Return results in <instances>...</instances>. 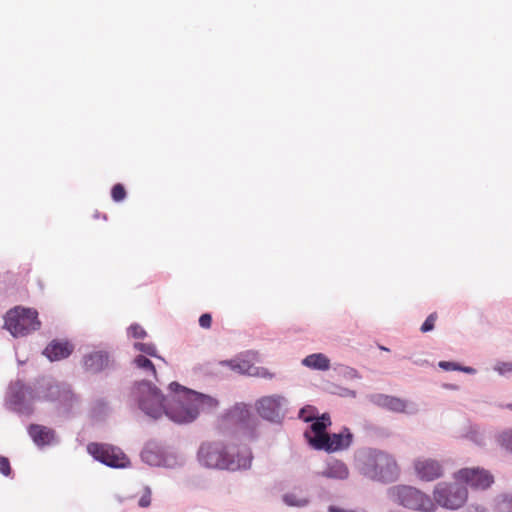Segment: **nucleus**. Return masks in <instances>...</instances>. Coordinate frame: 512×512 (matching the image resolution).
<instances>
[{
    "instance_id": "obj_1",
    "label": "nucleus",
    "mask_w": 512,
    "mask_h": 512,
    "mask_svg": "<svg viewBox=\"0 0 512 512\" xmlns=\"http://www.w3.org/2000/svg\"><path fill=\"white\" fill-rule=\"evenodd\" d=\"M197 458L206 468L237 471L249 469L253 455L246 445H236L231 439H225L203 442Z\"/></svg>"
},
{
    "instance_id": "obj_2",
    "label": "nucleus",
    "mask_w": 512,
    "mask_h": 512,
    "mask_svg": "<svg viewBox=\"0 0 512 512\" xmlns=\"http://www.w3.org/2000/svg\"><path fill=\"white\" fill-rule=\"evenodd\" d=\"M355 468L363 477L381 484L396 482L400 468L395 457L377 448H363L355 454Z\"/></svg>"
},
{
    "instance_id": "obj_3",
    "label": "nucleus",
    "mask_w": 512,
    "mask_h": 512,
    "mask_svg": "<svg viewBox=\"0 0 512 512\" xmlns=\"http://www.w3.org/2000/svg\"><path fill=\"white\" fill-rule=\"evenodd\" d=\"M259 424V420L251 413L248 405L236 403L221 416L218 429L224 437L232 441L240 435L255 439Z\"/></svg>"
},
{
    "instance_id": "obj_4",
    "label": "nucleus",
    "mask_w": 512,
    "mask_h": 512,
    "mask_svg": "<svg viewBox=\"0 0 512 512\" xmlns=\"http://www.w3.org/2000/svg\"><path fill=\"white\" fill-rule=\"evenodd\" d=\"M170 399L164 407V414L177 424H189L197 419V409L193 406L191 399H186L190 389L180 385L178 382L169 384Z\"/></svg>"
},
{
    "instance_id": "obj_5",
    "label": "nucleus",
    "mask_w": 512,
    "mask_h": 512,
    "mask_svg": "<svg viewBox=\"0 0 512 512\" xmlns=\"http://www.w3.org/2000/svg\"><path fill=\"white\" fill-rule=\"evenodd\" d=\"M170 399L164 407V414L177 424H189L197 419V409L193 406L191 399H186L190 389L180 385L178 382L169 384Z\"/></svg>"
},
{
    "instance_id": "obj_6",
    "label": "nucleus",
    "mask_w": 512,
    "mask_h": 512,
    "mask_svg": "<svg viewBox=\"0 0 512 512\" xmlns=\"http://www.w3.org/2000/svg\"><path fill=\"white\" fill-rule=\"evenodd\" d=\"M131 399L145 415L153 419H159L164 414L165 396L158 387L147 380L134 384Z\"/></svg>"
},
{
    "instance_id": "obj_7",
    "label": "nucleus",
    "mask_w": 512,
    "mask_h": 512,
    "mask_svg": "<svg viewBox=\"0 0 512 512\" xmlns=\"http://www.w3.org/2000/svg\"><path fill=\"white\" fill-rule=\"evenodd\" d=\"M387 496L393 503L412 511H436V505L432 498L428 494L413 486H391L387 490Z\"/></svg>"
},
{
    "instance_id": "obj_8",
    "label": "nucleus",
    "mask_w": 512,
    "mask_h": 512,
    "mask_svg": "<svg viewBox=\"0 0 512 512\" xmlns=\"http://www.w3.org/2000/svg\"><path fill=\"white\" fill-rule=\"evenodd\" d=\"M40 326L38 312L33 308L17 306L5 315L4 327L13 337H24L38 330Z\"/></svg>"
},
{
    "instance_id": "obj_9",
    "label": "nucleus",
    "mask_w": 512,
    "mask_h": 512,
    "mask_svg": "<svg viewBox=\"0 0 512 512\" xmlns=\"http://www.w3.org/2000/svg\"><path fill=\"white\" fill-rule=\"evenodd\" d=\"M468 499L467 487L459 480L455 482H439L433 489L435 505L447 510H458L463 507Z\"/></svg>"
},
{
    "instance_id": "obj_10",
    "label": "nucleus",
    "mask_w": 512,
    "mask_h": 512,
    "mask_svg": "<svg viewBox=\"0 0 512 512\" xmlns=\"http://www.w3.org/2000/svg\"><path fill=\"white\" fill-rule=\"evenodd\" d=\"M35 400H38L35 386L31 387L21 381H16L9 386L6 395V406L19 415L29 416L33 413V402Z\"/></svg>"
},
{
    "instance_id": "obj_11",
    "label": "nucleus",
    "mask_w": 512,
    "mask_h": 512,
    "mask_svg": "<svg viewBox=\"0 0 512 512\" xmlns=\"http://www.w3.org/2000/svg\"><path fill=\"white\" fill-rule=\"evenodd\" d=\"M87 452L96 461L113 469H124L131 464L128 456L119 447L110 444L89 443Z\"/></svg>"
},
{
    "instance_id": "obj_12",
    "label": "nucleus",
    "mask_w": 512,
    "mask_h": 512,
    "mask_svg": "<svg viewBox=\"0 0 512 512\" xmlns=\"http://www.w3.org/2000/svg\"><path fill=\"white\" fill-rule=\"evenodd\" d=\"M35 390L38 400L57 401L62 405L71 406L75 399L68 385L60 384L50 378L37 381Z\"/></svg>"
},
{
    "instance_id": "obj_13",
    "label": "nucleus",
    "mask_w": 512,
    "mask_h": 512,
    "mask_svg": "<svg viewBox=\"0 0 512 512\" xmlns=\"http://www.w3.org/2000/svg\"><path fill=\"white\" fill-rule=\"evenodd\" d=\"M288 401L284 396L274 394L264 396L255 403L258 415L273 424H281L285 418Z\"/></svg>"
},
{
    "instance_id": "obj_14",
    "label": "nucleus",
    "mask_w": 512,
    "mask_h": 512,
    "mask_svg": "<svg viewBox=\"0 0 512 512\" xmlns=\"http://www.w3.org/2000/svg\"><path fill=\"white\" fill-rule=\"evenodd\" d=\"M353 435L348 428H344L340 433H333L318 439H310L309 444L317 450H325L328 452L343 450L348 448L352 443Z\"/></svg>"
},
{
    "instance_id": "obj_15",
    "label": "nucleus",
    "mask_w": 512,
    "mask_h": 512,
    "mask_svg": "<svg viewBox=\"0 0 512 512\" xmlns=\"http://www.w3.org/2000/svg\"><path fill=\"white\" fill-rule=\"evenodd\" d=\"M372 404L396 413L414 414L417 412L416 405L396 396L383 393H373L367 396Z\"/></svg>"
},
{
    "instance_id": "obj_16",
    "label": "nucleus",
    "mask_w": 512,
    "mask_h": 512,
    "mask_svg": "<svg viewBox=\"0 0 512 512\" xmlns=\"http://www.w3.org/2000/svg\"><path fill=\"white\" fill-rule=\"evenodd\" d=\"M142 460L151 466H165L173 468L183 464V459L173 455H166L164 450L156 443H148L141 452Z\"/></svg>"
},
{
    "instance_id": "obj_17",
    "label": "nucleus",
    "mask_w": 512,
    "mask_h": 512,
    "mask_svg": "<svg viewBox=\"0 0 512 512\" xmlns=\"http://www.w3.org/2000/svg\"><path fill=\"white\" fill-rule=\"evenodd\" d=\"M82 366L86 372L99 374L114 368V359L106 350H93L83 355Z\"/></svg>"
},
{
    "instance_id": "obj_18",
    "label": "nucleus",
    "mask_w": 512,
    "mask_h": 512,
    "mask_svg": "<svg viewBox=\"0 0 512 512\" xmlns=\"http://www.w3.org/2000/svg\"><path fill=\"white\" fill-rule=\"evenodd\" d=\"M455 479L471 488L485 490L491 486L493 476L483 468H463L455 473Z\"/></svg>"
},
{
    "instance_id": "obj_19",
    "label": "nucleus",
    "mask_w": 512,
    "mask_h": 512,
    "mask_svg": "<svg viewBox=\"0 0 512 512\" xmlns=\"http://www.w3.org/2000/svg\"><path fill=\"white\" fill-rule=\"evenodd\" d=\"M415 472L423 481H434L443 476V465L439 460L421 457L414 462Z\"/></svg>"
},
{
    "instance_id": "obj_20",
    "label": "nucleus",
    "mask_w": 512,
    "mask_h": 512,
    "mask_svg": "<svg viewBox=\"0 0 512 512\" xmlns=\"http://www.w3.org/2000/svg\"><path fill=\"white\" fill-rule=\"evenodd\" d=\"M28 434L38 447L53 446L59 443L55 431L46 426L31 424L28 427Z\"/></svg>"
},
{
    "instance_id": "obj_21",
    "label": "nucleus",
    "mask_w": 512,
    "mask_h": 512,
    "mask_svg": "<svg viewBox=\"0 0 512 512\" xmlns=\"http://www.w3.org/2000/svg\"><path fill=\"white\" fill-rule=\"evenodd\" d=\"M319 475L327 479L343 481L349 478L350 470L343 461L329 458Z\"/></svg>"
},
{
    "instance_id": "obj_22",
    "label": "nucleus",
    "mask_w": 512,
    "mask_h": 512,
    "mask_svg": "<svg viewBox=\"0 0 512 512\" xmlns=\"http://www.w3.org/2000/svg\"><path fill=\"white\" fill-rule=\"evenodd\" d=\"M186 399H191L194 402L193 406L197 409V417L199 416L200 412L213 411L219 405V401L216 398L207 394L196 392L191 389L190 392L186 394Z\"/></svg>"
},
{
    "instance_id": "obj_23",
    "label": "nucleus",
    "mask_w": 512,
    "mask_h": 512,
    "mask_svg": "<svg viewBox=\"0 0 512 512\" xmlns=\"http://www.w3.org/2000/svg\"><path fill=\"white\" fill-rule=\"evenodd\" d=\"M220 367L228 368L230 371L241 375L253 376L255 374V366L250 361L242 358L223 360L214 364V369Z\"/></svg>"
},
{
    "instance_id": "obj_24",
    "label": "nucleus",
    "mask_w": 512,
    "mask_h": 512,
    "mask_svg": "<svg viewBox=\"0 0 512 512\" xmlns=\"http://www.w3.org/2000/svg\"><path fill=\"white\" fill-rule=\"evenodd\" d=\"M73 347L68 342L52 341L43 351L50 361H59L70 356Z\"/></svg>"
},
{
    "instance_id": "obj_25",
    "label": "nucleus",
    "mask_w": 512,
    "mask_h": 512,
    "mask_svg": "<svg viewBox=\"0 0 512 512\" xmlns=\"http://www.w3.org/2000/svg\"><path fill=\"white\" fill-rule=\"evenodd\" d=\"M301 363L312 370L327 371L330 369V359L323 353L310 354L302 359Z\"/></svg>"
},
{
    "instance_id": "obj_26",
    "label": "nucleus",
    "mask_w": 512,
    "mask_h": 512,
    "mask_svg": "<svg viewBox=\"0 0 512 512\" xmlns=\"http://www.w3.org/2000/svg\"><path fill=\"white\" fill-rule=\"evenodd\" d=\"M331 425L330 416L327 413L322 414L320 417H316L310 426L311 431L314 433V437H311L308 432H305V437L309 441L310 439H318V437H325L326 428Z\"/></svg>"
},
{
    "instance_id": "obj_27",
    "label": "nucleus",
    "mask_w": 512,
    "mask_h": 512,
    "mask_svg": "<svg viewBox=\"0 0 512 512\" xmlns=\"http://www.w3.org/2000/svg\"><path fill=\"white\" fill-rule=\"evenodd\" d=\"M283 502L287 506L301 508L306 507L310 503V500L306 496L300 495L295 492H289L283 495Z\"/></svg>"
},
{
    "instance_id": "obj_28",
    "label": "nucleus",
    "mask_w": 512,
    "mask_h": 512,
    "mask_svg": "<svg viewBox=\"0 0 512 512\" xmlns=\"http://www.w3.org/2000/svg\"><path fill=\"white\" fill-rule=\"evenodd\" d=\"M333 370L337 373L338 376H341L347 380L361 378V375L355 368L344 365V364H335L333 366Z\"/></svg>"
},
{
    "instance_id": "obj_29",
    "label": "nucleus",
    "mask_w": 512,
    "mask_h": 512,
    "mask_svg": "<svg viewBox=\"0 0 512 512\" xmlns=\"http://www.w3.org/2000/svg\"><path fill=\"white\" fill-rule=\"evenodd\" d=\"M133 362L137 368L150 372L153 376L156 377L155 366L147 357L138 355Z\"/></svg>"
},
{
    "instance_id": "obj_30",
    "label": "nucleus",
    "mask_w": 512,
    "mask_h": 512,
    "mask_svg": "<svg viewBox=\"0 0 512 512\" xmlns=\"http://www.w3.org/2000/svg\"><path fill=\"white\" fill-rule=\"evenodd\" d=\"M134 349L137 351H140L148 356L162 359L160 356L157 355V349L153 343L136 342V343H134Z\"/></svg>"
},
{
    "instance_id": "obj_31",
    "label": "nucleus",
    "mask_w": 512,
    "mask_h": 512,
    "mask_svg": "<svg viewBox=\"0 0 512 512\" xmlns=\"http://www.w3.org/2000/svg\"><path fill=\"white\" fill-rule=\"evenodd\" d=\"M497 441L502 448L512 452V429L500 433L497 437Z\"/></svg>"
},
{
    "instance_id": "obj_32",
    "label": "nucleus",
    "mask_w": 512,
    "mask_h": 512,
    "mask_svg": "<svg viewBox=\"0 0 512 512\" xmlns=\"http://www.w3.org/2000/svg\"><path fill=\"white\" fill-rule=\"evenodd\" d=\"M109 407L108 403L104 399H97L94 401L92 406V413L96 417H102L106 415L108 412Z\"/></svg>"
},
{
    "instance_id": "obj_33",
    "label": "nucleus",
    "mask_w": 512,
    "mask_h": 512,
    "mask_svg": "<svg viewBox=\"0 0 512 512\" xmlns=\"http://www.w3.org/2000/svg\"><path fill=\"white\" fill-rule=\"evenodd\" d=\"M493 370L499 376H506L509 373H512V362L511 361H498L493 366Z\"/></svg>"
},
{
    "instance_id": "obj_34",
    "label": "nucleus",
    "mask_w": 512,
    "mask_h": 512,
    "mask_svg": "<svg viewBox=\"0 0 512 512\" xmlns=\"http://www.w3.org/2000/svg\"><path fill=\"white\" fill-rule=\"evenodd\" d=\"M317 417V412L315 407L306 406L300 409L299 418L304 422H312Z\"/></svg>"
},
{
    "instance_id": "obj_35",
    "label": "nucleus",
    "mask_w": 512,
    "mask_h": 512,
    "mask_svg": "<svg viewBox=\"0 0 512 512\" xmlns=\"http://www.w3.org/2000/svg\"><path fill=\"white\" fill-rule=\"evenodd\" d=\"M498 512H512V493L505 494L498 502Z\"/></svg>"
},
{
    "instance_id": "obj_36",
    "label": "nucleus",
    "mask_w": 512,
    "mask_h": 512,
    "mask_svg": "<svg viewBox=\"0 0 512 512\" xmlns=\"http://www.w3.org/2000/svg\"><path fill=\"white\" fill-rule=\"evenodd\" d=\"M111 196L115 202L123 201L126 197V191L124 186L122 184L114 185L111 191Z\"/></svg>"
},
{
    "instance_id": "obj_37",
    "label": "nucleus",
    "mask_w": 512,
    "mask_h": 512,
    "mask_svg": "<svg viewBox=\"0 0 512 512\" xmlns=\"http://www.w3.org/2000/svg\"><path fill=\"white\" fill-rule=\"evenodd\" d=\"M127 333L133 338L143 339L146 337V331L139 324H132L128 327Z\"/></svg>"
},
{
    "instance_id": "obj_38",
    "label": "nucleus",
    "mask_w": 512,
    "mask_h": 512,
    "mask_svg": "<svg viewBox=\"0 0 512 512\" xmlns=\"http://www.w3.org/2000/svg\"><path fill=\"white\" fill-rule=\"evenodd\" d=\"M151 489L149 486H144L143 487V493L138 501V505L139 507L141 508H147L150 506L151 504Z\"/></svg>"
},
{
    "instance_id": "obj_39",
    "label": "nucleus",
    "mask_w": 512,
    "mask_h": 512,
    "mask_svg": "<svg viewBox=\"0 0 512 512\" xmlns=\"http://www.w3.org/2000/svg\"><path fill=\"white\" fill-rule=\"evenodd\" d=\"M0 474L4 477H12V468L7 457L0 455Z\"/></svg>"
},
{
    "instance_id": "obj_40",
    "label": "nucleus",
    "mask_w": 512,
    "mask_h": 512,
    "mask_svg": "<svg viewBox=\"0 0 512 512\" xmlns=\"http://www.w3.org/2000/svg\"><path fill=\"white\" fill-rule=\"evenodd\" d=\"M436 319H437V314L431 313L426 318V320L423 322V324L421 325V328H420L421 332L427 333V332L432 331L434 329Z\"/></svg>"
},
{
    "instance_id": "obj_41",
    "label": "nucleus",
    "mask_w": 512,
    "mask_h": 512,
    "mask_svg": "<svg viewBox=\"0 0 512 512\" xmlns=\"http://www.w3.org/2000/svg\"><path fill=\"white\" fill-rule=\"evenodd\" d=\"M438 367L444 371H459L460 364L452 361H440Z\"/></svg>"
},
{
    "instance_id": "obj_42",
    "label": "nucleus",
    "mask_w": 512,
    "mask_h": 512,
    "mask_svg": "<svg viewBox=\"0 0 512 512\" xmlns=\"http://www.w3.org/2000/svg\"><path fill=\"white\" fill-rule=\"evenodd\" d=\"M211 323H212V317L210 314L208 313H204L200 316L199 318V325L202 327V328H205V329H208L211 327Z\"/></svg>"
},
{
    "instance_id": "obj_43",
    "label": "nucleus",
    "mask_w": 512,
    "mask_h": 512,
    "mask_svg": "<svg viewBox=\"0 0 512 512\" xmlns=\"http://www.w3.org/2000/svg\"><path fill=\"white\" fill-rule=\"evenodd\" d=\"M253 376H259L266 379L273 378V374L263 367H255V374Z\"/></svg>"
},
{
    "instance_id": "obj_44",
    "label": "nucleus",
    "mask_w": 512,
    "mask_h": 512,
    "mask_svg": "<svg viewBox=\"0 0 512 512\" xmlns=\"http://www.w3.org/2000/svg\"><path fill=\"white\" fill-rule=\"evenodd\" d=\"M338 395L341 396V397H351V398H355L357 393L355 390H351L349 388H344V387H340L339 388V392H338Z\"/></svg>"
},
{
    "instance_id": "obj_45",
    "label": "nucleus",
    "mask_w": 512,
    "mask_h": 512,
    "mask_svg": "<svg viewBox=\"0 0 512 512\" xmlns=\"http://www.w3.org/2000/svg\"><path fill=\"white\" fill-rule=\"evenodd\" d=\"M460 372H463V373H466V374H469V375H474L477 373V370L471 366H462L460 365V369H459Z\"/></svg>"
},
{
    "instance_id": "obj_46",
    "label": "nucleus",
    "mask_w": 512,
    "mask_h": 512,
    "mask_svg": "<svg viewBox=\"0 0 512 512\" xmlns=\"http://www.w3.org/2000/svg\"><path fill=\"white\" fill-rule=\"evenodd\" d=\"M327 510L328 512H356L355 510L344 509L336 505H329Z\"/></svg>"
},
{
    "instance_id": "obj_47",
    "label": "nucleus",
    "mask_w": 512,
    "mask_h": 512,
    "mask_svg": "<svg viewBox=\"0 0 512 512\" xmlns=\"http://www.w3.org/2000/svg\"><path fill=\"white\" fill-rule=\"evenodd\" d=\"M467 512H485V510L480 506L471 505L468 507Z\"/></svg>"
},
{
    "instance_id": "obj_48",
    "label": "nucleus",
    "mask_w": 512,
    "mask_h": 512,
    "mask_svg": "<svg viewBox=\"0 0 512 512\" xmlns=\"http://www.w3.org/2000/svg\"><path fill=\"white\" fill-rule=\"evenodd\" d=\"M413 363L418 366H425L428 364V361L424 360V359H418V360H414Z\"/></svg>"
},
{
    "instance_id": "obj_49",
    "label": "nucleus",
    "mask_w": 512,
    "mask_h": 512,
    "mask_svg": "<svg viewBox=\"0 0 512 512\" xmlns=\"http://www.w3.org/2000/svg\"><path fill=\"white\" fill-rule=\"evenodd\" d=\"M504 408L512 410V403L506 404Z\"/></svg>"
},
{
    "instance_id": "obj_50",
    "label": "nucleus",
    "mask_w": 512,
    "mask_h": 512,
    "mask_svg": "<svg viewBox=\"0 0 512 512\" xmlns=\"http://www.w3.org/2000/svg\"><path fill=\"white\" fill-rule=\"evenodd\" d=\"M380 349H381V350H384V351H388V348L383 347V346H381V347H380Z\"/></svg>"
}]
</instances>
